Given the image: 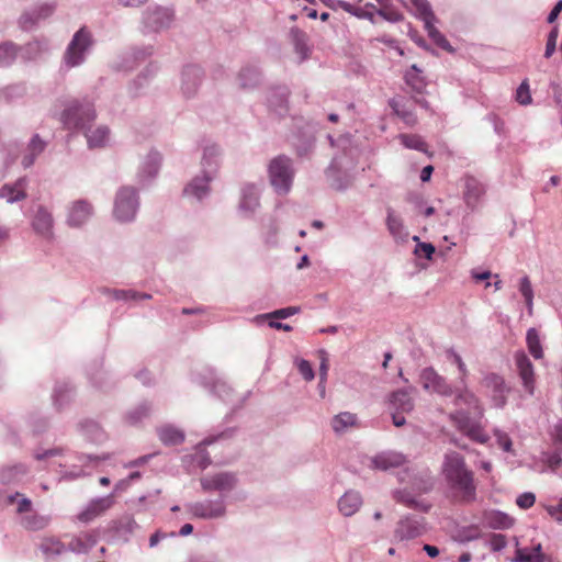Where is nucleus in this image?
Listing matches in <instances>:
<instances>
[{
	"instance_id": "obj_16",
	"label": "nucleus",
	"mask_w": 562,
	"mask_h": 562,
	"mask_svg": "<svg viewBox=\"0 0 562 562\" xmlns=\"http://www.w3.org/2000/svg\"><path fill=\"white\" fill-rule=\"evenodd\" d=\"M337 5L344 10L345 12H348L359 19H367L371 21L372 23L375 22L374 15H375V5L373 3H366L364 5L355 4L347 2L345 0H338Z\"/></svg>"
},
{
	"instance_id": "obj_61",
	"label": "nucleus",
	"mask_w": 562,
	"mask_h": 562,
	"mask_svg": "<svg viewBox=\"0 0 562 562\" xmlns=\"http://www.w3.org/2000/svg\"><path fill=\"white\" fill-rule=\"evenodd\" d=\"M432 171H434V167L432 166L429 165V166L424 167L422 172H420V180L423 182L428 181L430 179V177H431Z\"/></svg>"
},
{
	"instance_id": "obj_47",
	"label": "nucleus",
	"mask_w": 562,
	"mask_h": 562,
	"mask_svg": "<svg viewBox=\"0 0 562 562\" xmlns=\"http://www.w3.org/2000/svg\"><path fill=\"white\" fill-rule=\"evenodd\" d=\"M494 435L496 437L497 445L504 451H506V452L512 451L513 442H512V439L509 438V436L506 432H503L501 430H495Z\"/></svg>"
},
{
	"instance_id": "obj_29",
	"label": "nucleus",
	"mask_w": 562,
	"mask_h": 562,
	"mask_svg": "<svg viewBox=\"0 0 562 562\" xmlns=\"http://www.w3.org/2000/svg\"><path fill=\"white\" fill-rule=\"evenodd\" d=\"M527 346L531 356L536 359H540L543 356L542 347L540 344V338L538 331L535 328H530L527 331Z\"/></svg>"
},
{
	"instance_id": "obj_59",
	"label": "nucleus",
	"mask_w": 562,
	"mask_h": 562,
	"mask_svg": "<svg viewBox=\"0 0 562 562\" xmlns=\"http://www.w3.org/2000/svg\"><path fill=\"white\" fill-rule=\"evenodd\" d=\"M392 420L394 426L396 427H402L403 425H405V417L400 412H394L392 414Z\"/></svg>"
},
{
	"instance_id": "obj_33",
	"label": "nucleus",
	"mask_w": 562,
	"mask_h": 562,
	"mask_svg": "<svg viewBox=\"0 0 562 562\" xmlns=\"http://www.w3.org/2000/svg\"><path fill=\"white\" fill-rule=\"evenodd\" d=\"M114 300H149L151 299L150 294L139 293L134 290H112L110 292Z\"/></svg>"
},
{
	"instance_id": "obj_14",
	"label": "nucleus",
	"mask_w": 562,
	"mask_h": 562,
	"mask_svg": "<svg viewBox=\"0 0 562 562\" xmlns=\"http://www.w3.org/2000/svg\"><path fill=\"white\" fill-rule=\"evenodd\" d=\"M235 484L236 479L232 473H217L201 480V485L205 491H229Z\"/></svg>"
},
{
	"instance_id": "obj_28",
	"label": "nucleus",
	"mask_w": 562,
	"mask_h": 562,
	"mask_svg": "<svg viewBox=\"0 0 562 562\" xmlns=\"http://www.w3.org/2000/svg\"><path fill=\"white\" fill-rule=\"evenodd\" d=\"M159 439L169 446L180 445L184 441V434L173 426H164L158 429Z\"/></svg>"
},
{
	"instance_id": "obj_41",
	"label": "nucleus",
	"mask_w": 562,
	"mask_h": 562,
	"mask_svg": "<svg viewBox=\"0 0 562 562\" xmlns=\"http://www.w3.org/2000/svg\"><path fill=\"white\" fill-rule=\"evenodd\" d=\"M516 101L522 105H527L531 102V94L529 83L524 80L516 91Z\"/></svg>"
},
{
	"instance_id": "obj_43",
	"label": "nucleus",
	"mask_w": 562,
	"mask_h": 562,
	"mask_svg": "<svg viewBox=\"0 0 562 562\" xmlns=\"http://www.w3.org/2000/svg\"><path fill=\"white\" fill-rule=\"evenodd\" d=\"M53 11H54V7L47 4V5L43 7V8H41V11L38 12V14L36 15V18L34 20L30 19L29 14L22 15L21 23H22L23 27L26 29L27 27V23L33 24L38 19L47 18V16H49L53 13Z\"/></svg>"
},
{
	"instance_id": "obj_17",
	"label": "nucleus",
	"mask_w": 562,
	"mask_h": 562,
	"mask_svg": "<svg viewBox=\"0 0 562 562\" xmlns=\"http://www.w3.org/2000/svg\"><path fill=\"white\" fill-rule=\"evenodd\" d=\"M362 505V497L360 493L355 491L346 492L338 502L339 512L346 516L356 514Z\"/></svg>"
},
{
	"instance_id": "obj_24",
	"label": "nucleus",
	"mask_w": 562,
	"mask_h": 562,
	"mask_svg": "<svg viewBox=\"0 0 562 562\" xmlns=\"http://www.w3.org/2000/svg\"><path fill=\"white\" fill-rule=\"evenodd\" d=\"M45 149V143L40 138L38 135H34L27 145L26 151L22 158V165L24 168L31 167L35 158L43 153Z\"/></svg>"
},
{
	"instance_id": "obj_23",
	"label": "nucleus",
	"mask_w": 562,
	"mask_h": 562,
	"mask_svg": "<svg viewBox=\"0 0 562 562\" xmlns=\"http://www.w3.org/2000/svg\"><path fill=\"white\" fill-rule=\"evenodd\" d=\"M201 81V69L196 66H188L182 72V89L184 93L192 94L195 92Z\"/></svg>"
},
{
	"instance_id": "obj_27",
	"label": "nucleus",
	"mask_w": 562,
	"mask_h": 562,
	"mask_svg": "<svg viewBox=\"0 0 562 562\" xmlns=\"http://www.w3.org/2000/svg\"><path fill=\"white\" fill-rule=\"evenodd\" d=\"M546 555L540 543L532 548H519L516 550L515 562H543Z\"/></svg>"
},
{
	"instance_id": "obj_54",
	"label": "nucleus",
	"mask_w": 562,
	"mask_h": 562,
	"mask_svg": "<svg viewBox=\"0 0 562 562\" xmlns=\"http://www.w3.org/2000/svg\"><path fill=\"white\" fill-rule=\"evenodd\" d=\"M452 357H453L454 363L459 368V371L461 373V378L463 380L467 376V374H468V370H467L465 363L463 362L462 358L458 353H453Z\"/></svg>"
},
{
	"instance_id": "obj_48",
	"label": "nucleus",
	"mask_w": 562,
	"mask_h": 562,
	"mask_svg": "<svg viewBox=\"0 0 562 562\" xmlns=\"http://www.w3.org/2000/svg\"><path fill=\"white\" fill-rule=\"evenodd\" d=\"M297 369L306 381H312L314 379L313 368L307 360L301 359L297 363Z\"/></svg>"
},
{
	"instance_id": "obj_42",
	"label": "nucleus",
	"mask_w": 562,
	"mask_h": 562,
	"mask_svg": "<svg viewBox=\"0 0 562 562\" xmlns=\"http://www.w3.org/2000/svg\"><path fill=\"white\" fill-rule=\"evenodd\" d=\"M413 240L417 241L415 254L418 256H424L427 259H431L432 255L436 251L435 247L429 243L419 241L418 236H414Z\"/></svg>"
},
{
	"instance_id": "obj_21",
	"label": "nucleus",
	"mask_w": 562,
	"mask_h": 562,
	"mask_svg": "<svg viewBox=\"0 0 562 562\" xmlns=\"http://www.w3.org/2000/svg\"><path fill=\"white\" fill-rule=\"evenodd\" d=\"M330 426L336 434H342L358 427V417L353 413L341 412L331 418Z\"/></svg>"
},
{
	"instance_id": "obj_26",
	"label": "nucleus",
	"mask_w": 562,
	"mask_h": 562,
	"mask_svg": "<svg viewBox=\"0 0 562 562\" xmlns=\"http://www.w3.org/2000/svg\"><path fill=\"white\" fill-rule=\"evenodd\" d=\"M390 403L395 412L409 413L414 408V401L406 391L392 393Z\"/></svg>"
},
{
	"instance_id": "obj_2",
	"label": "nucleus",
	"mask_w": 562,
	"mask_h": 562,
	"mask_svg": "<svg viewBox=\"0 0 562 562\" xmlns=\"http://www.w3.org/2000/svg\"><path fill=\"white\" fill-rule=\"evenodd\" d=\"M442 475L452 495L465 503L473 502L476 496V484L474 473L468 468L462 454L450 451L445 454Z\"/></svg>"
},
{
	"instance_id": "obj_11",
	"label": "nucleus",
	"mask_w": 562,
	"mask_h": 562,
	"mask_svg": "<svg viewBox=\"0 0 562 562\" xmlns=\"http://www.w3.org/2000/svg\"><path fill=\"white\" fill-rule=\"evenodd\" d=\"M32 227L36 234L46 239L54 237V218L52 213L44 206L40 205L32 218Z\"/></svg>"
},
{
	"instance_id": "obj_46",
	"label": "nucleus",
	"mask_w": 562,
	"mask_h": 562,
	"mask_svg": "<svg viewBox=\"0 0 562 562\" xmlns=\"http://www.w3.org/2000/svg\"><path fill=\"white\" fill-rule=\"evenodd\" d=\"M434 20H428V22H425V27L428 32V35L439 45L443 46L445 43H447L443 35L434 26L432 23Z\"/></svg>"
},
{
	"instance_id": "obj_3",
	"label": "nucleus",
	"mask_w": 562,
	"mask_h": 562,
	"mask_svg": "<svg viewBox=\"0 0 562 562\" xmlns=\"http://www.w3.org/2000/svg\"><path fill=\"white\" fill-rule=\"evenodd\" d=\"M95 111L87 101H72L61 114L64 125L69 130L85 131L90 148L104 147L110 139V130L106 126H98L90 130L89 124L94 121Z\"/></svg>"
},
{
	"instance_id": "obj_40",
	"label": "nucleus",
	"mask_w": 562,
	"mask_h": 562,
	"mask_svg": "<svg viewBox=\"0 0 562 562\" xmlns=\"http://www.w3.org/2000/svg\"><path fill=\"white\" fill-rule=\"evenodd\" d=\"M491 525L494 528L507 529L513 525V519L502 513H493L491 515Z\"/></svg>"
},
{
	"instance_id": "obj_39",
	"label": "nucleus",
	"mask_w": 562,
	"mask_h": 562,
	"mask_svg": "<svg viewBox=\"0 0 562 562\" xmlns=\"http://www.w3.org/2000/svg\"><path fill=\"white\" fill-rule=\"evenodd\" d=\"M16 55L15 47L12 44L0 45V66L10 65Z\"/></svg>"
},
{
	"instance_id": "obj_38",
	"label": "nucleus",
	"mask_w": 562,
	"mask_h": 562,
	"mask_svg": "<svg viewBox=\"0 0 562 562\" xmlns=\"http://www.w3.org/2000/svg\"><path fill=\"white\" fill-rule=\"evenodd\" d=\"M412 70L415 72H411V71L406 72L405 80H406L407 85H409L414 90L422 92L423 89L425 88V82L417 75V72L419 70L417 69V67L415 65L412 66Z\"/></svg>"
},
{
	"instance_id": "obj_8",
	"label": "nucleus",
	"mask_w": 562,
	"mask_h": 562,
	"mask_svg": "<svg viewBox=\"0 0 562 562\" xmlns=\"http://www.w3.org/2000/svg\"><path fill=\"white\" fill-rule=\"evenodd\" d=\"M188 510L195 518L212 519L224 516L225 506L222 501H204L189 505Z\"/></svg>"
},
{
	"instance_id": "obj_7",
	"label": "nucleus",
	"mask_w": 562,
	"mask_h": 562,
	"mask_svg": "<svg viewBox=\"0 0 562 562\" xmlns=\"http://www.w3.org/2000/svg\"><path fill=\"white\" fill-rule=\"evenodd\" d=\"M420 382L425 390L438 393L443 396L452 395V387L445 378L439 375L432 368H426L420 373Z\"/></svg>"
},
{
	"instance_id": "obj_34",
	"label": "nucleus",
	"mask_w": 562,
	"mask_h": 562,
	"mask_svg": "<svg viewBox=\"0 0 562 562\" xmlns=\"http://www.w3.org/2000/svg\"><path fill=\"white\" fill-rule=\"evenodd\" d=\"M209 187L205 180H194L186 189L184 193L202 199L207 193Z\"/></svg>"
},
{
	"instance_id": "obj_13",
	"label": "nucleus",
	"mask_w": 562,
	"mask_h": 562,
	"mask_svg": "<svg viewBox=\"0 0 562 562\" xmlns=\"http://www.w3.org/2000/svg\"><path fill=\"white\" fill-rule=\"evenodd\" d=\"M515 361H516V366H517L519 375L522 380L525 390L529 394H533L535 373H533L532 363L530 362L529 358L526 356L525 352H517L515 355Z\"/></svg>"
},
{
	"instance_id": "obj_53",
	"label": "nucleus",
	"mask_w": 562,
	"mask_h": 562,
	"mask_svg": "<svg viewBox=\"0 0 562 562\" xmlns=\"http://www.w3.org/2000/svg\"><path fill=\"white\" fill-rule=\"evenodd\" d=\"M395 112L406 124L413 126L417 123V117L413 112L398 109Z\"/></svg>"
},
{
	"instance_id": "obj_9",
	"label": "nucleus",
	"mask_w": 562,
	"mask_h": 562,
	"mask_svg": "<svg viewBox=\"0 0 562 562\" xmlns=\"http://www.w3.org/2000/svg\"><path fill=\"white\" fill-rule=\"evenodd\" d=\"M483 385L491 395L495 407L501 408L506 404V396L509 390L502 376L490 374L484 379Z\"/></svg>"
},
{
	"instance_id": "obj_4",
	"label": "nucleus",
	"mask_w": 562,
	"mask_h": 562,
	"mask_svg": "<svg viewBox=\"0 0 562 562\" xmlns=\"http://www.w3.org/2000/svg\"><path fill=\"white\" fill-rule=\"evenodd\" d=\"M269 177L272 187L279 193H288L293 179L291 160L285 156H278L272 159L269 165Z\"/></svg>"
},
{
	"instance_id": "obj_51",
	"label": "nucleus",
	"mask_w": 562,
	"mask_h": 562,
	"mask_svg": "<svg viewBox=\"0 0 562 562\" xmlns=\"http://www.w3.org/2000/svg\"><path fill=\"white\" fill-rule=\"evenodd\" d=\"M431 484L423 477H414L411 490L416 493H424L430 490Z\"/></svg>"
},
{
	"instance_id": "obj_37",
	"label": "nucleus",
	"mask_w": 562,
	"mask_h": 562,
	"mask_svg": "<svg viewBox=\"0 0 562 562\" xmlns=\"http://www.w3.org/2000/svg\"><path fill=\"white\" fill-rule=\"evenodd\" d=\"M413 5L415 7L419 16L424 20V22H428V20H434L435 15L430 9V5L427 0H411Z\"/></svg>"
},
{
	"instance_id": "obj_20",
	"label": "nucleus",
	"mask_w": 562,
	"mask_h": 562,
	"mask_svg": "<svg viewBox=\"0 0 562 562\" xmlns=\"http://www.w3.org/2000/svg\"><path fill=\"white\" fill-rule=\"evenodd\" d=\"M484 193V186L480 181L474 178L467 179L464 200L468 206L475 209Z\"/></svg>"
},
{
	"instance_id": "obj_31",
	"label": "nucleus",
	"mask_w": 562,
	"mask_h": 562,
	"mask_svg": "<svg viewBox=\"0 0 562 562\" xmlns=\"http://www.w3.org/2000/svg\"><path fill=\"white\" fill-rule=\"evenodd\" d=\"M49 522V518L37 514H32L23 517L22 524L26 529L41 530L44 529Z\"/></svg>"
},
{
	"instance_id": "obj_6",
	"label": "nucleus",
	"mask_w": 562,
	"mask_h": 562,
	"mask_svg": "<svg viewBox=\"0 0 562 562\" xmlns=\"http://www.w3.org/2000/svg\"><path fill=\"white\" fill-rule=\"evenodd\" d=\"M91 45V34L81 27L75 35L65 54L67 66H78L83 60V53Z\"/></svg>"
},
{
	"instance_id": "obj_57",
	"label": "nucleus",
	"mask_w": 562,
	"mask_h": 562,
	"mask_svg": "<svg viewBox=\"0 0 562 562\" xmlns=\"http://www.w3.org/2000/svg\"><path fill=\"white\" fill-rule=\"evenodd\" d=\"M505 543H506V542H505V537H504V536H502V535H495V536L493 537V542H492V544H493V549H494V550H499V549L504 548V547H505Z\"/></svg>"
},
{
	"instance_id": "obj_55",
	"label": "nucleus",
	"mask_w": 562,
	"mask_h": 562,
	"mask_svg": "<svg viewBox=\"0 0 562 562\" xmlns=\"http://www.w3.org/2000/svg\"><path fill=\"white\" fill-rule=\"evenodd\" d=\"M561 11H562V0L557 2L554 8L552 9V11L549 13L548 22L549 23H553L555 21V19L558 18V15L560 14Z\"/></svg>"
},
{
	"instance_id": "obj_52",
	"label": "nucleus",
	"mask_w": 562,
	"mask_h": 562,
	"mask_svg": "<svg viewBox=\"0 0 562 562\" xmlns=\"http://www.w3.org/2000/svg\"><path fill=\"white\" fill-rule=\"evenodd\" d=\"M548 515L558 522H562V506L561 501L557 506H546Z\"/></svg>"
},
{
	"instance_id": "obj_63",
	"label": "nucleus",
	"mask_w": 562,
	"mask_h": 562,
	"mask_svg": "<svg viewBox=\"0 0 562 562\" xmlns=\"http://www.w3.org/2000/svg\"><path fill=\"white\" fill-rule=\"evenodd\" d=\"M269 325L272 328L281 329V330H284V331H291L292 330V327L290 325L283 324V323H279V322H270Z\"/></svg>"
},
{
	"instance_id": "obj_22",
	"label": "nucleus",
	"mask_w": 562,
	"mask_h": 562,
	"mask_svg": "<svg viewBox=\"0 0 562 562\" xmlns=\"http://www.w3.org/2000/svg\"><path fill=\"white\" fill-rule=\"evenodd\" d=\"M422 532L423 528L420 524L412 518H405L401 520L395 531L396 537H398L401 540L414 539L420 536Z\"/></svg>"
},
{
	"instance_id": "obj_45",
	"label": "nucleus",
	"mask_w": 562,
	"mask_h": 562,
	"mask_svg": "<svg viewBox=\"0 0 562 562\" xmlns=\"http://www.w3.org/2000/svg\"><path fill=\"white\" fill-rule=\"evenodd\" d=\"M535 503H536V495L531 492L522 493L516 499L517 506L520 507L521 509H528V508L532 507L535 505Z\"/></svg>"
},
{
	"instance_id": "obj_56",
	"label": "nucleus",
	"mask_w": 562,
	"mask_h": 562,
	"mask_svg": "<svg viewBox=\"0 0 562 562\" xmlns=\"http://www.w3.org/2000/svg\"><path fill=\"white\" fill-rule=\"evenodd\" d=\"M31 501L26 497H22L18 503V513H25L31 509Z\"/></svg>"
},
{
	"instance_id": "obj_18",
	"label": "nucleus",
	"mask_w": 562,
	"mask_h": 562,
	"mask_svg": "<svg viewBox=\"0 0 562 562\" xmlns=\"http://www.w3.org/2000/svg\"><path fill=\"white\" fill-rule=\"evenodd\" d=\"M26 179L20 178L13 184H4L0 189V198L5 199L9 203H14L26 198Z\"/></svg>"
},
{
	"instance_id": "obj_60",
	"label": "nucleus",
	"mask_w": 562,
	"mask_h": 562,
	"mask_svg": "<svg viewBox=\"0 0 562 562\" xmlns=\"http://www.w3.org/2000/svg\"><path fill=\"white\" fill-rule=\"evenodd\" d=\"M491 276H492L491 271H483V272L472 271V278L476 282L487 280L491 278Z\"/></svg>"
},
{
	"instance_id": "obj_10",
	"label": "nucleus",
	"mask_w": 562,
	"mask_h": 562,
	"mask_svg": "<svg viewBox=\"0 0 562 562\" xmlns=\"http://www.w3.org/2000/svg\"><path fill=\"white\" fill-rule=\"evenodd\" d=\"M114 505V496L108 495L92 499L88 506L77 516L81 522H89L104 514Z\"/></svg>"
},
{
	"instance_id": "obj_44",
	"label": "nucleus",
	"mask_w": 562,
	"mask_h": 562,
	"mask_svg": "<svg viewBox=\"0 0 562 562\" xmlns=\"http://www.w3.org/2000/svg\"><path fill=\"white\" fill-rule=\"evenodd\" d=\"M520 292L526 301V304L531 307L533 292L531 288V283L528 277H524L520 281Z\"/></svg>"
},
{
	"instance_id": "obj_1",
	"label": "nucleus",
	"mask_w": 562,
	"mask_h": 562,
	"mask_svg": "<svg viewBox=\"0 0 562 562\" xmlns=\"http://www.w3.org/2000/svg\"><path fill=\"white\" fill-rule=\"evenodd\" d=\"M454 405L459 409L450 414L453 426L470 440L486 443L490 436L482 424L483 408L476 396L468 390L461 391L454 397Z\"/></svg>"
},
{
	"instance_id": "obj_35",
	"label": "nucleus",
	"mask_w": 562,
	"mask_h": 562,
	"mask_svg": "<svg viewBox=\"0 0 562 562\" xmlns=\"http://www.w3.org/2000/svg\"><path fill=\"white\" fill-rule=\"evenodd\" d=\"M318 358L321 360V364H319V386L322 387L321 393H322V395H324L325 382H326L328 370H329V361H328L327 352L325 350H319L318 351Z\"/></svg>"
},
{
	"instance_id": "obj_5",
	"label": "nucleus",
	"mask_w": 562,
	"mask_h": 562,
	"mask_svg": "<svg viewBox=\"0 0 562 562\" xmlns=\"http://www.w3.org/2000/svg\"><path fill=\"white\" fill-rule=\"evenodd\" d=\"M138 206L137 193L134 188L124 187L116 195L114 215L119 221L127 222L134 218Z\"/></svg>"
},
{
	"instance_id": "obj_36",
	"label": "nucleus",
	"mask_w": 562,
	"mask_h": 562,
	"mask_svg": "<svg viewBox=\"0 0 562 562\" xmlns=\"http://www.w3.org/2000/svg\"><path fill=\"white\" fill-rule=\"evenodd\" d=\"M41 547H42L44 553L52 554V555L60 554L65 550L64 544L58 539H55V538L44 539Z\"/></svg>"
},
{
	"instance_id": "obj_50",
	"label": "nucleus",
	"mask_w": 562,
	"mask_h": 562,
	"mask_svg": "<svg viewBox=\"0 0 562 562\" xmlns=\"http://www.w3.org/2000/svg\"><path fill=\"white\" fill-rule=\"evenodd\" d=\"M299 307L290 306L285 308L277 310L270 314H267L266 317H272V318H288L299 312Z\"/></svg>"
},
{
	"instance_id": "obj_64",
	"label": "nucleus",
	"mask_w": 562,
	"mask_h": 562,
	"mask_svg": "<svg viewBox=\"0 0 562 562\" xmlns=\"http://www.w3.org/2000/svg\"><path fill=\"white\" fill-rule=\"evenodd\" d=\"M554 439L562 443V423L558 424L554 428Z\"/></svg>"
},
{
	"instance_id": "obj_62",
	"label": "nucleus",
	"mask_w": 562,
	"mask_h": 562,
	"mask_svg": "<svg viewBox=\"0 0 562 562\" xmlns=\"http://www.w3.org/2000/svg\"><path fill=\"white\" fill-rule=\"evenodd\" d=\"M423 550L430 557V558H437L439 555V549L431 544H425L423 547Z\"/></svg>"
},
{
	"instance_id": "obj_25",
	"label": "nucleus",
	"mask_w": 562,
	"mask_h": 562,
	"mask_svg": "<svg viewBox=\"0 0 562 562\" xmlns=\"http://www.w3.org/2000/svg\"><path fill=\"white\" fill-rule=\"evenodd\" d=\"M172 19V14L168 9H156L148 13L146 24L148 27L157 31L167 26Z\"/></svg>"
},
{
	"instance_id": "obj_49",
	"label": "nucleus",
	"mask_w": 562,
	"mask_h": 562,
	"mask_svg": "<svg viewBox=\"0 0 562 562\" xmlns=\"http://www.w3.org/2000/svg\"><path fill=\"white\" fill-rule=\"evenodd\" d=\"M376 13L390 22H397L403 19V15L401 13L393 11V10H389L385 8V5L381 7L379 10H376Z\"/></svg>"
},
{
	"instance_id": "obj_58",
	"label": "nucleus",
	"mask_w": 562,
	"mask_h": 562,
	"mask_svg": "<svg viewBox=\"0 0 562 562\" xmlns=\"http://www.w3.org/2000/svg\"><path fill=\"white\" fill-rule=\"evenodd\" d=\"M557 41L547 40L544 57L550 58L555 52Z\"/></svg>"
},
{
	"instance_id": "obj_12",
	"label": "nucleus",
	"mask_w": 562,
	"mask_h": 562,
	"mask_svg": "<svg viewBox=\"0 0 562 562\" xmlns=\"http://www.w3.org/2000/svg\"><path fill=\"white\" fill-rule=\"evenodd\" d=\"M92 212V205L88 201H75L69 206L67 214V223L69 226L79 227L91 217Z\"/></svg>"
},
{
	"instance_id": "obj_15",
	"label": "nucleus",
	"mask_w": 562,
	"mask_h": 562,
	"mask_svg": "<svg viewBox=\"0 0 562 562\" xmlns=\"http://www.w3.org/2000/svg\"><path fill=\"white\" fill-rule=\"evenodd\" d=\"M371 462L374 469L387 471L404 465L406 459L397 452H383L375 456Z\"/></svg>"
},
{
	"instance_id": "obj_30",
	"label": "nucleus",
	"mask_w": 562,
	"mask_h": 562,
	"mask_svg": "<svg viewBox=\"0 0 562 562\" xmlns=\"http://www.w3.org/2000/svg\"><path fill=\"white\" fill-rule=\"evenodd\" d=\"M259 205L258 192L254 186L244 190L240 206L248 211H254Z\"/></svg>"
},
{
	"instance_id": "obj_32",
	"label": "nucleus",
	"mask_w": 562,
	"mask_h": 562,
	"mask_svg": "<svg viewBox=\"0 0 562 562\" xmlns=\"http://www.w3.org/2000/svg\"><path fill=\"white\" fill-rule=\"evenodd\" d=\"M401 143L412 149H416L423 153L427 151V144L418 135L402 134L400 135Z\"/></svg>"
},
{
	"instance_id": "obj_19",
	"label": "nucleus",
	"mask_w": 562,
	"mask_h": 562,
	"mask_svg": "<svg viewBox=\"0 0 562 562\" xmlns=\"http://www.w3.org/2000/svg\"><path fill=\"white\" fill-rule=\"evenodd\" d=\"M386 227L389 233L397 241H406L408 238V232L406 231L403 220L395 214L392 209L387 210Z\"/></svg>"
}]
</instances>
